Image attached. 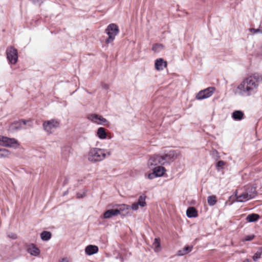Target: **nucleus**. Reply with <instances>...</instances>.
<instances>
[{"label": "nucleus", "mask_w": 262, "mask_h": 262, "mask_svg": "<svg viewBox=\"0 0 262 262\" xmlns=\"http://www.w3.org/2000/svg\"><path fill=\"white\" fill-rule=\"evenodd\" d=\"M106 157L104 150L98 148H92L88 154V160L91 162L102 161Z\"/></svg>", "instance_id": "1"}, {"label": "nucleus", "mask_w": 262, "mask_h": 262, "mask_svg": "<svg viewBox=\"0 0 262 262\" xmlns=\"http://www.w3.org/2000/svg\"><path fill=\"white\" fill-rule=\"evenodd\" d=\"M106 32L108 37L106 39L105 42L106 43H109L114 40L115 36L118 34L119 32L118 27L116 24H110L107 27Z\"/></svg>", "instance_id": "2"}, {"label": "nucleus", "mask_w": 262, "mask_h": 262, "mask_svg": "<svg viewBox=\"0 0 262 262\" xmlns=\"http://www.w3.org/2000/svg\"><path fill=\"white\" fill-rule=\"evenodd\" d=\"M0 145L16 148L19 146V143L14 138L0 136Z\"/></svg>", "instance_id": "3"}, {"label": "nucleus", "mask_w": 262, "mask_h": 262, "mask_svg": "<svg viewBox=\"0 0 262 262\" xmlns=\"http://www.w3.org/2000/svg\"><path fill=\"white\" fill-rule=\"evenodd\" d=\"M43 127L44 130L48 134L53 133L54 130L58 127L59 122L55 119L46 121L43 122Z\"/></svg>", "instance_id": "4"}, {"label": "nucleus", "mask_w": 262, "mask_h": 262, "mask_svg": "<svg viewBox=\"0 0 262 262\" xmlns=\"http://www.w3.org/2000/svg\"><path fill=\"white\" fill-rule=\"evenodd\" d=\"M261 79L262 77L261 76H259L258 74H254L253 76H250L246 79L245 81L248 84V86H249L251 91H252L256 87V82L259 81Z\"/></svg>", "instance_id": "5"}, {"label": "nucleus", "mask_w": 262, "mask_h": 262, "mask_svg": "<svg viewBox=\"0 0 262 262\" xmlns=\"http://www.w3.org/2000/svg\"><path fill=\"white\" fill-rule=\"evenodd\" d=\"M163 159L160 156L155 155L152 157L148 161V167L152 169L158 165H164L162 162Z\"/></svg>", "instance_id": "6"}, {"label": "nucleus", "mask_w": 262, "mask_h": 262, "mask_svg": "<svg viewBox=\"0 0 262 262\" xmlns=\"http://www.w3.org/2000/svg\"><path fill=\"white\" fill-rule=\"evenodd\" d=\"M7 58L11 63H15L17 61V50L13 47H10L7 50Z\"/></svg>", "instance_id": "7"}, {"label": "nucleus", "mask_w": 262, "mask_h": 262, "mask_svg": "<svg viewBox=\"0 0 262 262\" xmlns=\"http://www.w3.org/2000/svg\"><path fill=\"white\" fill-rule=\"evenodd\" d=\"M255 195L256 192L255 189H254L251 192H245L238 195L236 194V200L238 202H243L253 198Z\"/></svg>", "instance_id": "8"}, {"label": "nucleus", "mask_w": 262, "mask_h": 262, "mask_svg": "<svg viewBox=\"0 0 262 262\" xmlns=\"http://www.w3.org/2000/svg\"><path fill=\"white\" fill-rule=\"evenodd\" d=\"M214 90V89L213 88L210 87L203 91H201L196 95V98L199 100L207 98L212 95Z\"/></svg>", "instance_id": "9"}, {"label": "nucleus", "mask_w": 262, "mask_h": 262, "mask_svg": "<svg viewBox=\"0 0 262 262\" xmlns=\"http://www.w3.org/2000/svg\"><path fill=\"white\" fill-rule=\"evenodd\" d=\"M27 122L31 123L30 121L29 120L26 121L24 120H21L18 121H15L12 123L10 125V130L15 132L18 129H19L22 128L23 125L26 124ZM29 125L31 126V123H30Z\"/></svg>", "instance_id": "10"}, {"label": "nucleus", "mask_w": 262, "mask_h": 262, "mask_svg": "<svg viewBox=\"0 0 262 262\" xmlns=\"http://www.w3.org/2000/svg\"><path fill=\"white\" fill-rule=\"evenodd\" d=\"M162 158L163 164L167 162H170L176 159L177 157V155L173 150H170L163 156H160Z\"/></svg>", "instance_id": "11"}, {"label": "nucleus", "mask_w": 262, "mask_h": 262, "mask_svg": "<svg viewBox=\"0 0 262 262\" xmlns=\"http://www.w3.org/2000/svg\"><path fill=\"white\" fill-rule=\"evenodd\" d=\"M88 119L91 121L98 124H103L106 122V120L102 116L97 114H91L88 116Z\"/></svg>", "instance_id": "12"}, {"label": "nucleus", "mask_w": 262, "mask_h": 262, "mask_svg": "<svg viewBox=\"0 0 262 262\" xmlns=\"http://www.w3.org/2000/svg\"><path fill=\"white\" fill-rule=\"evenodd\" d=\"M167 67V62L162 58H159L155 61V68L157 70H162Z\"/></svg>", "instance_id": "13"}, {"label": "nucleus", "mask_w": 262, "mask_h": 262, "mask_svg": "<svg viewBox=\"0 0 262 262\" xmlns=\"http://www.w3.org/2000/svg\"><path fill=\"white\" fill-rule=\"evenodd\" d=\"M238 89L239 90L240 93L242 94L246 93L249 94L251 91L249 86H248V84L245 80L238 86Z\"/></svg>", "instance_id": "14"}, {"label": "nucleus", "mask_w": 262, "mask_h": 262, "mask_svg": "<svg viewBox=\"0 0 262 262\" xmlns=\"http://www.w3.org/2000/svg\"><path fill=\"white\" fill-rule=\"evenodd\" d=\"M118 214H119V211L118 209H110L103 213V216L105 219H109L113 216H117Z\"/></svg>", "instance_id": "15"}, {"label": "nucleus", "mask_w": 262, "mask_h": 262, "mask_svg": "<svg viewBox=\"0 0 262 262\" xmlns=\"http://www.w3.org/2000/svg\"><path fill=\"white\" fill-rule=\"evenodd\" d=\"M27 250L31 255L35 256H38L40 253L39 249L33 244L29 245Z\"/></svg>", "instance_id": "16"}, {"label": "nucleus", "mask_w": 262, "mask_h": 262, "mask_svg": "<svg viewBox=\"0 0 262 262\" xmlns=\"http://www.w3.org/2000/svg\"><path fill=\"white\" fill-rule=\"evenodd\" d=\"M98 251V247L94 245H89L85 249V253L89 255L97 253Z\"/></svg>", "instance_id": "17"}, {"label": "nucleus", "mask_w": 262, "mask_h": 262, "mask_svg": "<svg viewBox=\"0 0 262 262\" xmlns=\"http://www.w3.org/2000/svg\"><path fill=\"white\" fill-rule=\"evenodd\" d=\"M152 169L157 177L162 176L166 171L165 168L161 166H157Z\"/></svg>", "instance_id": "18"}, {"label": "nucleus", "mask_w": 262, "mask_h": 262, "mask_svg": "<svg viewBox=\"0 0 262 262\" xmlns=\"http://www.w3.org/2000/svg\"><path fill=\"white\" fill-rule=\"evenodd\" d=\"M72 152V148L69 146H64L61 148V154L62 158L67 159Z\"/></svg>", "instance_id": "19"}, {"label": "nucleus", "mask_w": 262, "mask_h": 262, "mask_svg": "<svg viewBox=\"0 0 262 262\" xmlns=\"http://www.w3.org/2000/svg\"><path fill=\"white\" fill-rule=\"evenodd\" d=\"M232 116L234 120H240L243 118L244 114L242 111H235L232 113Z\"/></svg>", "instance_id": "20"}, {"label": "nucleus", "mask_w": 262, "mask_h": 262, "mask_svg": "<svg viewBox=\"0 0 262 262\" xmlns=\"http://www.w3.org/2000/svg\"><path fill=\"white\" fill-rule=\"evenodd\" d=\"M186 214L188 217H193L197 216V212L193 207H189L187 209Z\"/></svg>", "instance_id": "21"}, {"label": "nucleus", "mask_w": 262, "mask_h": 262, "mask_svg": "<svg viewBox=\"0 0 262 262\" xmlns=\"http://www.w3.org/2000/svg\"><path fill=\"white\" fill-rule=\"evenodd\" d=\"M97 136L101 139H104L106 138V134L105 130L103 127H99L97 132Z\"/></svg>", "instance_id": "22"}, {"label": "nucleus", "mask_w": 262, "mask_h": 262, "mask_svg": "<svg viewBox=\"0 0 262 262\" xmlns=\"http://www.w3.org/2000/svg\"><path fill=\"white\" fill-rule=\"evenodd\" d=\"M259 218V216L257 214L252 213L249 214L247 217L246 220L249 222H253L256 221Z\"/></svg>", "instance_id": "23"}, {"label": "nucleus", "mask_w": 262, "mask_h": 262, "mask_svg": "<svg viewBox=\"0 0 262 262\" xmlns=\"http://www.w3.org/2000/svg\"><path fill=\"white\" fill-rule=\"evenodd\" d=\"M192 248L193 247L192 246H187L184 248L182 250H179L178 251V255L182 256L187 254L192 250Z\"/></svg>", "instance_id": "24"}, {"label": "nucleus", "mask_w": 262, "mask_h": 262, "mask_svg": "<svg viewBox=\"0 0 262 262\" xmlns=\"http://www.w3.org/2000/svg\"><path fill=\"white\" fill-rule=\"evenodd\" d=\"M146 198V195L144 194H142L140 196L138 202H137L140 206L143 207L146 205V203L145 201Z\"/></svg>", "instance_id": "25"}, {"label": "nucleus", "mask_w": 262, "mask_h": 262, "mask_svg": "<svg viewBox=\"0 0 262 262\" xmlns=\"http://www.w3.org/2000/svg\"><path fill=\"white\" fill-rule=\"evenodd\" d=\"M41 238L43 241H48L50 239L51 237V234L50 232L48 231H43L41 233L40 235Z\"/></svg>", "instance_id": "26"}, {"label": "nucleus", "mask_w": 262, "mask_h": 262, "mask_svg": "<svg viewBox=\"0 0 262 262\" xmlns=\"http://www.w3.org/2000/svg\"><path fill=\"white\" fill-rule=\"evenodd\" d=\"M262 254V248H259L257 252L253 255L252 258L254 261H257L260 258Z\"/></svg>", "instance_id": "27"}, {"label": "nucleus", "mask_w": 262, "mask_h": 262, "mask_svg": "<svg viewBox=\"0 0 262 262\" xmlns=\"http://www.w3.org/2000/svg\"><path fill=\"white\" fill-rule=\"evenodd\" d=\"M9 155V150L6 149H0V158L8 157Z\"/></svg>", "instance_id": "28"}, {"label": "nucleus", "mask_w": 262, "mask_h": 262, "mask_svg": "<svg viewBox=\"0 0 262 262\" xmlns=\"http://www.w3.org/2000/svg\"><path fill=\"white\" fill-rule=\"evenodd\" d=\"M208 203L211 205V206H213L214 205L216 202V197L214 195H212V196H209L208 198Z\"/></svg>", "instance_id": "29"}, {"label": "nucleus", "mask_w": 262, "mask_h": 262, "mask_svg": "<svg viewBox=\"0 0 262 262\" xmlns=\"http://www.w3.org/2000/svg\"><path fill=\"white\" fill-rule=\"evenodd\" d=\"M154 245L155 248V250L158 251L160 247V242L159 238H155L154 243Z\"/></svg>", "instance_id": "30"}, {"label": "nucleus", "mask_w": 262, "mask_h": 262, "mask_svg": "<svg viewBox=\"0 0 262 262\" xmlns=\"http://www.w3.org/2000/svg\"><path fill=\"white\" fill-rule=\"evenodd\" d=\"M119 208L117 209L119 211V214L121 211H123L126 210H128L130 208V206L125 204H122L119 205Z\"/></svg>", "instance_id": "31"}, {"label": "nucleus", "mask_w": 262, "mask_h": 262, "mask_svg": "<svg viewBox=\"0 0 262 262\" xmlns=\"http://www.w3.org/2000/svg\"><path fill=\"white\" fill-rule=\"evenodd\" d=\"M254 237V235H249L246 236L244 239H243V241H251L253 239Z\"/></svg>", "instance_id": "32"}, {"label": "nucleus", "mask_w": 262, "mask_h": 262, "mask_svg": "<svg viewBox=\"0 0 262 262\" xmlns=\"http://www.w3.org/2000/svg\"><path fill=\"white\" fill-rule=\"evenodd\" d=\"M139 205L137 203H133L130 207L133 210H137L139 208Z\"/></svg>", "instance_id": "33"}, {"label": "nucleus", "mask_w": 262, "mask_h": 262, "mask_svg": "<svg viewBox=\"0 0 262 262\" xmlns=\"http://www.w3.org/2000/svg\"><path fill=\"white\" fill-rule=\"evenodd\" d=\"M162 46L161 45H156L153 46L152 49L155 51H158L159 49H162Z\"/></svg>", "instance_id": "34"}, {"label": "nucleus", "mask_w": 262, "mask_h": 262, "mask_svg": "<svg viewBox=\"0 0 262 262\" xmlns=\"http://www.w3.org/2000/svg\"><path fill=\"white\" fill-rule=\"evenodd\" d=\"M147 177L149 179H153L154 178H155V177H157L156 176V174L155 173V172L153 171V172L152 173H150L148 174L147 176Z\"/></svg>", "instance_id": "35"}, {"label": "nucleus", "mask_w": 262, "mask_h": 262, "mask_svg": "<svg viewBox=\"0 0 262 262\" xmlns=\"http://www.w3.org/2000/svg\"><path fill=\"white\" fill-rule=\"evenodd\" d=\"M224 164H225L224 162H223L222 161H220L218 162L217 165L219 167H222L224 165Z\"/></svg>", "instance_id": "36"}, {"label": "nucleus", "mask_w": 262, "mask_h": 262, "mask_svg": "<svg viewBox=\"0 0 262 262\" xmlns=\"http://www.w3.org/2000/svg\"><path fill=\"white\" fill-rule=\"evenodd\" d=\"M59 262H69V260L68 259V258H66V257H64V258H62L60 261Z\"/></svg>", "instance_id": "37"}, {"label": "nucleus", "mask_w": 262, "mask_h": 262, "mask_svg": "<svg viewBox=\"0 0 262 262\" xmlns=\"http://www.w3.org/2000/svg\"><path fill=\"white\" fill-rule=\"evenodd\" d=\"M8 236H9V237H10L12 238H14V239H15V238H16V234H11V235H10V234H9Z\"/></svg>", "instance_id": "38"}, {"label": "nucleus", "mask_w": 262, "mask_h": 262, "mask_svg": "<svg viewBox=\"0 0 262 262\" xmlns=\"http://www.w3.org/2000/svg\"><path fill=\"white\" fill-rule=\"evenodd\" d=\"M252 30L253 31L254 33H256V32H262V30L261 31V30H260L259 29L255 30V29H253Z\"/></svg>", "instance_id": "39"}, {"label": "nucleus", "mask_w": 262, "mask_h": 262, "mask_svg": "<svg viewBox=\"0 0 262 262\" xmlns=\"http://www.w3.org/2000/svg\"><path fill=\"white\" fill-rule=\"evenodd\" d=\"M251 260L249 258H246L243 261V262H251Z\"/></svg>", "instance_id": "40"}, {"label": "nucleus", "mask_w": 262, "mask_h": 262, "mask_svg": "<svg viewBox=\"0 0 262 262\" xmlns=\"http://www.w3.org/2000/svg\"><path fill=\"white\" fill-rule=\"evenodd\" d=\"M34 3H39L41 0H32Z\"/></svg>", "instance_id": "41"}, {"label": "nucleus", "mask_w": 262, "mask_h": 262, "mask_svg": "<svg viewBox=\"0 0 262 262\" xmlns=\"http://www.w3.org/2000/svg\"><path fill=\"white\" fill-rule=\"evenodd\" d=\"M107 155H108V156L111 155V151H108V152H107Z\"/></svg>", "instance_id": "42"}]
</instances>
